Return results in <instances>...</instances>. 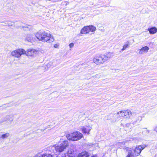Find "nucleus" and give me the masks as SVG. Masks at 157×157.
<instances>
[{"label": "nucleus", "instance_id": "15", "mask_svg": "<svg viewBox=\"0 0 157 157\" xmlns=\"http://www.w3.org/2000/svg\"><path fill=\"white\" fill-rule=\"evenodd\" d=\"M89 32L88 26L84 27L81 30L80 33L82 34H85L88 33Z\"/></svg>", "mask_w": 157, "mask_h": 157}, {"label": "nucleus", "instance_id": "24", "mask_svg": "<svg viewBox=\"0 0 157 157\" xmlns=\"http://www.w3.org/2000/svg\"><path fill=\"white\" fill-rule=\"evenodd\" d=\"M74 45V44L73 43H70L69 44V46L70 48H72L73 47Z\"/></svg>", "mask_w": 157, "mask_h": 157}, {"label": "nucleus", "instance_id": "2", "mask_svg": "<svg viewBox=\"0 0 157 157\" xmlns=\"http://www.w3.org/2000/svg\"><path fill=\"white\" fill-rule=\"evenodd\" d=\"M69 144L67 141H64L59 145H55L52 147L54 152L57 155L60 152L63 151L68 146Z\"/></svg>", "mask_w": 157, "mask_h": 157}, {"label": "nucleus", "instance_id": "28", "mask_svg": "<svg viewBox=\"0 0 157 157\" xmlns=\"http://www.w3.org/2000/svg\"><path fill=\"white\" fill-rule=\"evenodd\" d=\"M34 157H40L38 155H37V154H36V155L34 156Z\"/></svg>", "mask_w": 157, "mask_h": 157}, {"label": "nucleus", "instance_id": "30", "mask_svg": "<svg viewBox=\"0 0 157 157\" xmlns=\"http://www.w3.org/2000/svg\"><path fill=\"white\" fill-rule=\"evenodd\" d=\"M68 157H73V156H72L69 155Z\"/></svg>", "mask_w": 157, "mask_h": 157}, {"label": "nucleus", "instance_id": "25", "mask_svg": "<svg viewBox=\"0 0 157 157\" xmlns=\"http://www.w3.org/2000/svg\"><path fill=\"white\" fill-rule=\"evenodd\" d=\"M59 44H56L54 45V47L55 48H59Z\"/></svg>", "mask_w": 157, "mask_h": 157}, {"label": "nucleus", "instance_id": "1", "mask_svg": "<svg viewBox=\"0 0 157 157\" xmlns=\"http://www.w3.org/2000/svg\"><path fill=\"white\" fill-rule=\"evenodd\" d=\"M35 36L39 40L44 42L51 43L55 40L53 36L50 33L45 32L37 33L36 34Z\"/></svg>", "mask_w": 157, "mask_h": 157}, {"label": "nucleus", "instance_id": "19", "mask_svg": "<svg viewBox=\"0 0 157 157\" xmlns=\"http://www.w3.org/2000/svg\"><path fill=\"white\" fill-rule=\"evenodd\" d=\"M10 136V134L9 133H6L2 135L0 138L2 139H6L9 137Z\"/></svg>", "mask_w": 157, "mask_h": 157}, {"label": "nucleus", "instance_id": "14", "mask_svg": "<svg viewBox=\"0 0 157 157\" xmlns=\"http://www.w3.org/2000/svg\"><path fill=\"white\" fill-rule=\"evenodd\" d=\"M147 30L151 34H154L157 32V29L155 27L149 28Z\"/></svg>", "mask_w": 157, "mask_h": 157}, {"label": "nucleus", "instance_id": "17", "mask_svg": "<svg viewBox=\"0 0 157 157\" xmlns=\"http://www.w3.org/2000/svg\"><path fill=\"white\" fill-rule=\"evenodd\" d=\"M33 36L31 34L28 35L26 38V40H28V41H31L32 40H33Z\"/></svg>", "mask_w": 157, "mask_h": 157}, {"label": "nucleus", "instance_id": "6", "mask_svg": "<svg viewBox=\"0 0 157 157\" xmlns=\"http://www.w3.org/2000/svg\"><path fill=\"white\" fill-rule=\"evenodd\" d=\"M14 115L13 114L7 115L2 119L1 122H6V124L7 125L11 124L14 119Z\"/></svg>", "mask_w": 157, "mask_h": 157}, {"label": "nucleus", "instance_id": "21", "mask_svg": "<svg viewBox=\"0 0 157 157\" xmlns=\"http://www.w3.org/2000/svg\"><path fill=\"white\" fill-rule=\"evenodd\" d=\"M129 47V42H127L123 46L122 48L121 49V51H123L125 50L127 48Z\"/></svg>", "mask_w": 157, "mask_h": 157}, {"label": "nucleus", "instance_id": "22", "mask_svg": "<svg viewBox=\"0 0 157 157\" xmlns=\"http://www.w3.org/2000/svg\"><path fill=\"white\" fill-rule=\"evenodd\" d=\"M118 145H120V147H123L124 146V145L125 144V142H120L118 143Z\"/></svg>", "mask_w": 157, "mask_h": 157}, {"label": "nucleus", "instance_id": "8", "mask_svg": "<svg viewBox=\"0 0 157 157\" xmlns=\"http://www.w3.org/2000/svg\"><path fill=\"white\" fill-rule=\"evenodd\" d=\"M105 61L108 60L109 59L113 57L114 53L113 52H108L104 55H102Z\"/></svg>", "mask_w": 157, "mask_h": 157}, {"label": "nucleus", "instance_id": "10", "mask_svg": "<svg viewBox=\"0 0 157 157\" xmlns=\"http://www.w3.org/2000/svg\"><path fill=\"white\" fill-rule=\"evenodd\" d=\"M149 49V48L147 46L142 47L141 49L139 50V53L140 54H143L147 53Z\"/></svg>", "mask_w": 157, "mask_h": 157}, {"label": "nucleus", "instance_id": "4", "mask_svg": "<svg viewBox=\"0 0 157 157\" xmlns=\"http://www.w3.org/2000/svg\"><path fill=\"white\" fill-rule=\"evenodd\" d=\"M93 61L97 65L102 64L105 62L103 55L95 56L93 58Z\"/></svg>", "mask_w": 157, "mask_h": 157}, {"label": "nucleus", "instance_id": "29", "mask_svg": "<svg viewBox=\"0 0 157 157\" xmlns=\"http://www.w3.org/2000/svg\"><path fill=\"white\" fill-rule=\"evenodd\" d=\"M155 131L157 132V127L155 128Z\"/></svg>", "mask_w": 157, "mask_h": 157}, {"label": "nucleus", "instance_id": "11", "mask_svg": "<svg viewBox=\"0 0 157 157\" xmlns=\"http://www.w3.org/2000/svg\"><path fill=\"white\" fill-rule=\"evenodd\" d=\"M92 128L90 126H85L83 127L82 128V131L83 133L85 134L87 133L88 134H89V132L91 129Z\"/></svg>", "mask_w": 157, "mask_h": 157}, {"label": "nucleus", "instance_id": "27", "mask_svg": "<svg viewBox=\"0 0 157 157\" xmlns=\"http://www.w3.org/2000/svg\"><path fill=\"white\" fill-rule=\"evenodd\" d=\"M71 153H72V152L71 151H70V152L69 151H68L67 153L70 154H71Z\"/></svg>", "mask_w": 157, "mask_h": 157}, {"label": "nucleus", "instance_id": "5", "mask_svg": "<svg viewBox=\"0 0 157 157\" xmlns=\"http://www.w3.org/2000/svg\"><path fill=\"white\" fill-rule=\"evenodd\" d=\"M25 51L23 49H19L12 51L11 52V55L16 58H19L22 54H24Z\"/></svg>", "mask_w": 157, "mask_h": 157}, {"label": "nucleus", "instance_id": "23", "mask_svg": "<svg viewBox=\"0 0 157 157\" xmlns=\"http://www.w3.org/2000/svg\"><path fill=\"white\" fill-rule=\"evenodd\" d=\"M127 157H134V155L131 152H129Z\"/></svg>", "mask_w": 157, "mask_h": 157}, {"label": "nucleus", "instance_id": "12", "mask_svg": "<svg viewBox=\"0 0 157 157\" xmlns=\"http://www.w3.org/2000/svg\"><path fill=\"white\" fill-rule=\"evenodd\" d=\"M132 115V113L129 109L124 110V117L127 119H129Z\"/></svg>", "mask_w": 157, "mask_h": 157}, {"label": "nucleus", "instance_id": "3", "mask_svg": "<svg viewBox=\"0 0 157 157\" xmlns=\"http://www.w3.org/2000/svg\"><path fill=\"white\" fill-rule=\"evenodd\" d=\"M83 137V135L78 132H75L73 133L67 134L66 135L67 138L69 140L77 141L79 140Z\"/></svg>", "mask_w": 157, "mask_h": 157}, {"label": "nucleus", "instance_id": "7", "mask_svg": "<svg viewBox=\"0 0 157 157\" xmlns=\"http://www.w3.org/2000/svg\"><path fill=\"white\" fill-rule=\"evenodd\" d=\"M39 53L38 51L34 49L31 48L28 49L26 51H25L26 54L28 56H32L38 54Z\"/></svg>", "mask_w": 157, "mask_h": 157}, {"label": "nucleus", "instance_id": "18", "mask_svg": "<svg viewBox=\"0 0 157 157\" xmlns=\"http://www.w3.org/2000/svg\"><path fill=\"white\" fill-rule=\"evenodd\" d=\"M37 154L40 157H52V155L50 154H45L42 155L40 153H38Z\"/></svg>", "mask_w": 157, "mask_h": 157}, {"label": "nucleus", "instance_id": "9", "mask_svg": "<svg viewBox=\"0 0 157 157\" xmlns=\"http://www.w3.org/2000/svg\"><path fill=\"white\" fill-rule=\"evenodd\" d=\"M145 147V145H140L136 147L134 150L136 155L137 156L139 155L141 151Z\"/></svg>", "mask_w": 157, "mask_h": 157}, {"label": "nucleus", "instance_id": "26", "mask_svg": "<svg viewBox=\"0 0 157 157\" xmlns=\"http://www.w3.org/2000/svg\"><path fill=\"white\" fill-rule=\"evenodd\" d=\"M6 25L8 26H11L12 25V24L10 23H9V22H8L6 24Z\"/></svg>", "mask_w": 157, "mask_h": 157}, {"label": "nucleus", "instance_id": "13", "mask_svg": "<svg viewBox=\"0 0 157 157\" xmlns=\"http://www.w3.org/2000/svg\"><path fill=\"white\" fill-rule=\"evenodd\" d=\"M90 154L86 151H84L79 153L77 157H89Z\"/></svg>", "mask_w": 157, "mask_h": 157}, {"label": "nucleus", "instance_id": "16", "mask_svg": "<svg viewBox=\"0 0 157 157\" xmlns=\"http://www.w3.org/2000/svg\"><path fill=\"white\" fill-rule=\"evenodd\" d=\"M116 115L119 117H124V110L118 112L117 113Z\"/></svg>", "mask_w": 157, "mask_h": 157}, {"label": "nucleus", "instance_id": "20", "mask_svg": "<svg viewBox=\"0 0 157 157\" xmlns=\"http://www.w3.org/2000/svg\"><path fill=\"white\" fill-rule=\"evenodd\" d=\"M88 26L89 32H93L95 31L96 29V27L93 25H89Z\"/></svg>", "mask_w": 157, "mask_h": 157}]
</instances>
